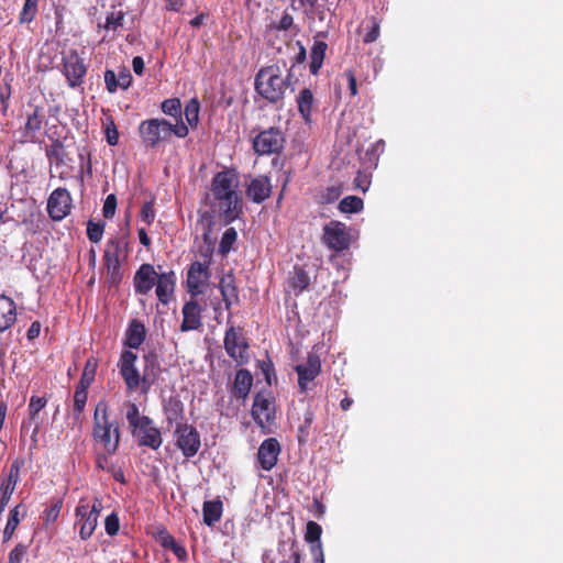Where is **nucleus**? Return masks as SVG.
<instances>
[{
	"label": "nucleus",
	"mask_w": 563,
	"mask_h": 563,
	"mask_svg": "<svg viewBox=\"0 0 563 563\" xmlns=\"http://www.w3.org/2000/svg\"><path fill=\"white\" fill-rule=\"evenodd\" d=\"M163 411L168 424L186 423L185 406L178 396H170L164 400Z\"/></svg>",
	"instance_id": "obj_28"
},
{
	"label": "nucleus",
	"mask_w": 563,
	"mask_h": 563,
	"mask_svg": "<svg viewBox=\"0 0 563 563\" xmlns=\"http://www.w3.org/2000/svg\"><path fill=\"white\" fill-rule=\"evenodd\" d=\"M282 446L276 438L265 439L257 450V461L260 467L264 471H272L278 461Z\"/></svg>",
	"instance_id": "obj_16"
},
{
	"label": "nucleus",
	"mask_w": 563,
	"mask_h": 563,
	"mask_svg": "<svg viewBox=\"0 0 563 563\" xmlns=\"http://www.w3.org/2000/svg\"><path fill=\"white\" fill-rule=\"evenodd\" d=\"M253 385V376L249 369L241 368L236 371L233 385L230 389L231 396L243 402L250 395Z\"/></svg>",
	"instance_id": "obj_23"
},
{
	"label": "nucleus",
	"mask_w": 563,
	"mask_h": 563,
	"mask_svg": "<svg viewBox=\"0 0 563 563\" xmlns=\"http://www.w3.org/2000/svg\"><path fill=\"white\" fill-rule=\"evenodd\" d=\"M154 205H155V198L152 197L150 201H146L143 203L141 211H140V217L142 219V221H144L148 225L152 224L155 219Z\"/></svg>",
	"instance_id": "obj_50"
},
{
	"label": "nucleus",
	"mask_w": 563,
	"mask_h": 563,
	"mask_svg": "<svg viewBox=\"0 0 563 563\" xmlns=\"http://www.w3.org/2000/svg\"><path fill=\"white\" fill-rule=\"evenodd\" d=\"M87 399L88 388L77 385L74 394V410L77 412V415H80L84 411Z\"/></svg>",
	"instance_id": "obj_49"
},
{
	"label": "nucleus",
	"mask_w": 563,
	"mask_h": 563,
	"mask_svg": "<svg viewBox=\"0 0 563 563\" xmlns=\"http://www.w3.org/2000/svg\"><path fill=\"white\" fill-rule=\"evenodd\" d=\"M219 288L224 301L225 308L229 310L232 305L239 302V289L235 285V278L232 274L222 276Z\"/></svg>",
	"instance_id": "obj_31"
},
{
	"label": "nucleus",
	"mask_w": 563,
	"mask_h": 563,
	"mask_svg": "<svg viewBox=\"0 0 563 563\" xmlns=\"http://www.w3.org/2000/svg\"><path fill=\"white\" fill-rule=\"evenodd\" d=\"M27 553V547L19 543L9 553L8 561L10 563H22Z\"/></svg>",
	"instance_id": "obj_55"
},
{
	"label": "nucleus",
	"mask_w": 563,
	"mask_h": 563,
	"mask_svg": "<svg viewBox=\"0 0 563 563\" xmlns=\"http://www.w3.org/2000/svg\"><path fill=\"white\" fill-rule=\"evenodd\" d=\"M46 157L51 164H55L56 167L64 165L68 156L63 142L59 139H53L51 145L45 148Z\"/></svg>",
	"instance_id": "obj_34"
},
{
	"label": "nucleus",
	"mask_w": 563,
	"mask_h": 563,
	"mask_svg": "<svg viewBox=\"0 0 563 563\" xmlns=\"http://www.w3.org/2000/svg\"><path fill=\"white\" fill-rule=\"evenodd\" d=\"M321 360L317 353H308L307 361L295 366L298 375V386L301 393L308 390V385L316 379L321 373Z\"/></svg>",
	"instance_id": "obj_15"
},
{
	"label": "nucleus",
	"mask_w": 563,
	"mask_h": 563,
	"mask_svg": "<svg viewBox=\"0 0 563 563\" xmlns=\"http://www.w3.org/2000/svg\"><path fill=\"white\" fill-rule=\"evenodd\" d=\"M363 30H365V34L363 36V42L365 44L374 43L380 33V24L376 18H369L365 24H363Z\"/></svg>",
	"instance_id": "obj_41"
},
{
	"label": "nucleus",
	"mask_w": 563,
	"mask_h": 563,
	"mask_svg": "<svg viewBox=\"0 0 563 563\" xmlns=\"http://www.w3.org/2000/svg\"><path fill=\"white\" fill-rule=\"evenodd\" d=\"M341 79L346 80L347 88L350 90V95L353 97L356 96L357 95V82H356V76H355L354 71L345 70L341 75Z\"/></svg>",
	"instance_id": "obj_62"
},
{
	"label": "nucleus",
	"mask_w": 563,
	"mask_h": 563,
	"mask_svg": "<svg viewBox=\"0 0 563 563\" xmlns=\"http://www.w3.org/2000/svg\"><path fill=\"white\" fill-rule=\"evenodd\" d=\"M124 257L122 249H106L104 250V264L107 268L108 280L112 284L119 283L122 278L120 271V258Z\"/></svg>",
	"instance_id": "obj_27"
},
{
	"label": "nucleus",
	"mask_w": 563,
	"mask_h": 563,
	"mask_svg": "<svg viewBox=\"0 0 563 563\" xmlns=\"http://www.w3.org/2000/svg\"><path fill=\"white\" fill-rule=\"evenodd\" d=\"M291 73L286 78L282 76L278 65L262 67L255 75L254 86L256 92L269 103L276 104L284 100L285 92L290 86Z\"/></svg>",
	"instance_id": "obj_3"
},
{
	"label": "nucleus",
	"mask_w": 563,
	"mask_h": 563,
	"mask_svg": "<svg viewBox=\"0 0 563 563\" xmlns=\"http://www.w3.org/2000/svg\"><path fill=\"white\" fill-rule=\"evenodd\" d=\"M123 20H124V12L119 11H112L110 12L106 18V23L103 27L107 31H112L113 33H117L122 26H123Z\"/></svg>",
	"instance_id": "obj_46"
},
{
	"label": "nucleus",
	"mask_w": 563,
	"mask_h": 563,
	"mask_svg": "<svg viewBox=\"0 0 563 563\" xmlns=\"http://www.w3.org/2000/svg\"><path fill=\"white\" fill-rule=\"evenodd\" d=\"M328 44L323 41H316L310 51L309 69L312 75H318L323 65Z\"/></svg>",
	"instance_id": "obj_33"
},
{
	"label": "nucleus",
	"mask_w": 563,
	"mask_h": 563,
	"mask_svg": "<svg viewBox=\"0 0 563 563\" xmlns=\"http://www.w3.org/2000/svg\"><path fill=\"white\" fill-rule=\"evenodd\" d=\"M73 199L66 188H56L47 199V212L52 220L60 221L65 219L71 210Z\"/></svg>",
	"instance_id": "obj_12"
},
{
	"label": "nucleus",
	"mask_w": 563,
	"mask_h": 563,
	"mask_svg": "<svg viewBox=\"0 0 563 563\" xmlns=\"http://www.w3.org/2000/svg\"><path fill=\"white\" fill-rule=\"evenodd\" d=\"M16 321V306L12 298L0 295V333L10 329Z\"/></svg>",
	"instance_id": "obj_30"
},
{
	"label": "nucleus",
	"mask_w": 563,
	"mask_h": 563,
	"mask_svg": "<svg viewBox=\"0 0 563 563\" xmlns=\"http://www.w3.org/2000/svg\"><path fill=\"white\" fill-rule=\"evenodd\" d=\"M75 528L79 529V538L82 541L90 539L98 526V519L91 516L90 505L81 498L75 509Z\"/></svg>",
	"instance_id": "obj_14"
},
{
	"label": "nucleus",
	"mask_w": 563,
	"mask_h": 563,
	"mask_svg": "<svg viewBox=\"0 0 563 563\" xmlns=\"http://www.w3.org/2000/svg\"><path fill=\"white\" fill-rule=\"evenodd\" d=\"M38 1L40 0H25L24 4L22 7V10L20 12L19 22L21 24L23 23H30L32 22L37 13L38 8Z\"/></svg>",
	"instance_id": "obj_43"
},
{
	"label": "nucleus",
	"mask_w": 563,
	"mask_h": 563,
	"mask_svg": "<svg viewBox=\"0 0 563 563\" xmlns=\"http://www.w3.org/2000/svg\"><path fill=\"white\" fill-rule=\"evenodd\" d=\"M117 209V196L114 194H110L107 196L103 208H102V214L104 218L110 219L114 216Z\"/></svg>",
	"instance_id": "obj_57"
},
{
	"label": "nucleus",
	"mask_w": 563,
	"mask_h": 563,
	"mask_svg": "<svg viewBox=\"0 0 563 563\" xmlns=\"http://www.w3.org/2000/svg\"><path fill=\"white\" fill-rule=\"evenodd\" d=\"M323 241L327 246H349L350 234L344 223L331 221L324 227Z\"/></svg>",
	"instance_id": "obj_21"
},
{
	"label": "nucleus",
	"mask_w": 563,
	"mask_h": 563,
	"mask_svg": "<svg viewBox=\"0 0 563 563\" xmlns=\"http://www.w3.org/2000/svg\"><path fill=\"white\" fill-rule=\"evenodd\" d=\"M156 296L163 303H168L175 287V275L174 273L162 274L156 278Z\"/></svg>",
	"instance_id": "obj_32"
},
{
	"label": "nucleus",
	"mask_w": 563,
	"mask_h": 563,
	"mask_svg": "<svg viewBox=\"0 0 563 563\" xmlns=\"http://www.w3.org/2000/svg\"><path fill=\"white\" fill-rule=\"evenodd\" d=\"M238 233L234 228H228L222 234L219 246H232L236 241Z\"/></svg>",
	"instance_id": "obj_63"
},
{
	"label": "nucleus",
	"mask_w": 563,
	"mask_h": 563,
	"mask_svg": "<svg viewBox=\"0 0 563 563\" xmlns=\"http://www.w3.org/2000/svg\"><path fill=\"white\" fill-rule=\"evenodd\" d=\"M252 417L262 428L269 424L275 419L274 404L267 395L263 393L255 395L252 406Z\"/></svg>",
	"instance_id": "obj_17"
},
{
	"label": "nucleus",
	"mask_w": 563,
	"mask_h": 563,
	"mask_svg": "<svg viewBox=\"0 0 563 563\" xmlns=\"http://www.w3.org/2000/svg\"><path fill=\"white\" fill-rule=\"evenodd\" d=\"M20 477V465L18 461L13 462L10 467V473L7 477L2 478L1 482L15 489V486Z\"/></svg>",
	"instance_id": "obj_56"
},
{
	"label": "nucleus",
	"mask_w": 563,
	"mask_h": 563,
	"mask_svg": "<svg viewBox=\"0 0 563 563\" xmlns=\"http://www.w3.org/2000/svg\"><path fill=\"white\" fill-rule=\"evenodd\" d=\"M115 453H107L104 450H97L95 448V463L96 467L99 470H107L108 472H112V467H109V459Z\"/></svg>",
	"instance_id": "obj_51"
},
{
	"label": "nucleus",
	"mask_w": 563,
	"mask_h": 563,
	"mask_svg": "<svg viewBox=\"0 0 563 563\" xmlns=\"http://www.w3.org/2000/svg\"><path fill=\"white\" fill-rule=\"evenodd\" d=\"M137 131L146 148H156L170 139V123L166 119H146L139 124Z\"/></svg>",
	"instance_id": "obj_6"
},
{
	"label": "nucleus",
	"mask_w": 563,
	"mask_h": 563,
	"mask_svg": "<svg viewBox=\"0 0 563 563\" xmlns=\"http://www.w3.org/2000/svg\"><path fill=\"white\" fill-rule=\"evenodd\" d=\"M133 77L131 75V71L126 67H122L118 74V84L120 85V88L123 90H126L132 85Z\"/></svg>",
	"instance_id": "obj_61"
},
{
	"label": "nucleus",
	"mask_w": 563,
	"mask_h": 563,
	"mask_svg": "<svg viewBox=\"0 0 563 563\" xmlns=\"http://www.w3.org/2000/svg\"><path fill=\"white\" fill-rule=\"evenodd\" d=\"M136 353L130 350H124L122 351L118 362L119 373L125 384L126 390L130 393L140 387L143 390V375L140 374V371L136 367Z\"/></svg>",
	"instance_id": "obj_10"
},
{
	"label": "nucleus",
	"mask_w": 563,
	"mask_h": 563,
	"mask_svg": "<svg viewBox=\"0 0 563 563\" xmlns=\"http://www.w3.org/2000/svg\"><path fill=\"white\" fill-rule=\"evenodd\" d=\"M63 507V500L57 499L54 501L45 511H44V520L46 523L55 522L60 514Z\"/></svg>",
	"instance_id": "obj_53"
},
{
	"label": "nucleus",
	"mask_w": 563,
	"mask_h": 563,
	"mask_svg": "<svg viewBox=\"0 0 563 563\" xmlns=\"http://www.w3.org/2000/svg\"><path fill=\"white\" fill-rule=\"evenodd\" d=\"M176 124L170 123V136L174 134L179 139H184L189 134V128L184 123L183 119H175Z\"/></svg>",
	"instance_id": "obj_60"
},
{
	"label": "nucleus",
	"mask_w": 563,
	"mask_h": 563,
	"mask_svg": "<svg viewBox=\"0 0 563 563\" xmlns=\"http://www.w3.org/2000/svg\"><path fill=\"white\" fill-rule=\"evenodd\" d=\"M201 325V307L195 299L187 301L183 307V322L180 324V330L183 332H188L197 330Z\"/></svg>",
	"instance_id": "obj_24"
},
{
	"label": "nucleus",
	"mask_w": 563,
	"mask_h": 563,
	"mask_svg": "<svg viewBox=\"0 0 563 563\" xmlns=\"http://www.w3.org/2000/svg\"><path fill=\"white\" fill-rule=\"evenodd\" d=\"M59 70L64 75L67 86L77 89L85 84L88 64L77 49L70 48L62 53Z\"/></svg>",
	"instance_id": "obj_5"
},
{
	"label": "nucleus",
	"mask_w": 563,
	"mask_h": 563,
	"mask_svg": "<svg viewBox=\"0 0 563 563\" xmlns=\"http://www.w3.org/2000/svg\"><path fill=\"white\" fill-rule=\"evenodd\" d=\"M223 345L227 354L236 362L238 365H245L250 361L249 342L242 328L230 325L224 334Z\"/></svg>",
	"instance_id": "obj_8"
},
{
	"label": "nucleus",
	"mask_w": 563,
	"mask_h": 563,
	"mask_svg": "<svg viewBox=\"0 0 563 563\" xmlns=\"http://www.w3.org/2000/svg\"><path fill=\"white\" fill-rule=\"evenodd\" d=\"M20 508L21 505H18L10 510L8 521L3 530L4 542L9 541L12 538L20 523Z\"/></svg>",
	"instance_id": "obj_39"
},
{
	"label": "nucleus",
	"mask_w": 563,
	"mask_h": 563,
	"mask_svg": "<svg viewBox=\"0 0 563 563\" xmlns=\"http://www.w3.org/2000/svg\"><path fill=\"white\" fill-rule=\"evenodd\" d=\"M161 109L165 114L181 120L183 112L179 98H169L164 100L161 104Z\"/></svg>",
	"instance_id": "obj_44"
},
{
	"label": "nucleus",
	"mask_w": 563,
	"mask_h": 563,
	"mask_svg": "<svg viewBox=\"0 0 563 563\" xmlns=\"http://www.w3.org/2000/svg\"><path fill=\"white\" fill-rule=\"evenodd\" d=\"M157 274L150 264H143L134 276V289L136 294L147 295L155 285Z\"/></svg>",
	"instance_id": "obj_25"
},
{
	"label": "nucleus",
	"mask_w": 563,
	"mask_h": 563,
	"mask_svg": "<svg viewBox=\"0 0 563 563\" xmlns=\"http://www.w3.org/2000/svg\"><path fill=\"white\" fill-rule=\"evenodd\" d=\"M321 534H322V528L319 523L314 521H308L306 526V533H305V540L310 545L313 544H322L321 543Z\"/></svg>",
	"instance_id": "obj_47"
},
{
	"label": "nucleus",
	"mask_w": 563,
	"mask_h": 563,
	"mask_svg": "<svg viewBox=\"0 0 563 563\" xmlns=\"http://www.w3.org/2000/svg\"><path fill=\"white\" fill-rule=\"evenodd\" d=\"M103 126L107 143L111 146H115L119 143V131L113 118L109 117Z\"/></svg>",
	"instance_id": "obj_48"
},
{
	"label": "nucleus",
	"mask_w": 563,
	"mask_h": 563,
	"mask_svg": "<svg viewBox=\"0 0 563 563\" xmlns=\"http://www.w3.org/2000/svg\"><path fill=\"white\" fill-rule=\"evenodd\" d=\"M175 446L187 460L194 457L201 448V437L197 428L189 423H178L173 431Z\"/></svg>",
	"instance_id": "obj_7"
},
{
	"label": "nucleus",
	"mask_w": 563,
	"mask_h": 563,
	"mask_svg": "<svg viewBox=\"0 0 563 563\" xmlns=\"http://www.w3.org/2000/svg\"><path fill=\"white\" fill-rule=\"evenodd\" d=\"M290 551L289 558L280 561L279 563H301V553L297 548L296 541H292Z\"/></svg>",
	"instance_id": "obj_64"
},
{
	"label": "nucleus",
	"mask_w": 563,
	"mask_h": 563,
	"mask_svg": "<svg viewBox=\"0 0 563 563\" xmlns=\"http://www.w3.org/2000/svg\"><path fill=\"white\" fill-rule=\"evenodd\" d=\"M200 102L197 98L190 99L185 107V118L188 125L192 129L197 128L199 123Z\"/></svg>",
	"instance_id": "obj_38"
},
{
	"label": "nucleus",
	"mask_w": 563,
	"mask_h": 563,
	"mask_svg": "<svg viewBox=\"0 0 563 563\" xmlns=\"http://www.w3.org/2000/svg\"><path fill=\"white\" fill-rule=\"evenodd\" d=\"M143 393H147L158 379L162 368L157 355L148 352L143 355Z\"/></svg>",
	"instance_id": "obj_22"
},
{
	"label": "nucleus",
	"mask_w": 563,
	"mask_h": 563,
	"mask_svg": "<svg viewBox=\"0 0 563 563\" xmlns=\"http://www.w3.org/2000/svg\"><path fill=\"white\" fill-rule=\"evenodd\" d=\"M47 405L46 397L32 396L29 401V418L22 422L21 429L24 431L27 427L34 426L32 430V439L36 441V437L41 430L40 412Z\"/></svg>",
	"instance_id": "obj_20"
},
{
	"label": "nucleus",
	"mask_w": 563,
	"mask_h": 563,
	"mask_svg": "<svg viewBox=\"0 0 563 563\" xmlns=\"http://www.w3.org/2000/svg\"><path fill=\"white\" fill-rule=\"evenodd\" d=\"M11 97V87L8 82L0 81V103L2 104L1 112L5 114L9 108V99Z\"/></svg>",
	"instance_id": "obj_59"
},
{
	"label": "nucleus",
	"mask_w": 563,
	"mask_h": 563,
	"mask_svg": "<svg viewBox=\"0 0 563 563\" xmlns=\"http://www.w3.org/2000/svg\"><path fill=\"white\" fill-rule=\"evenodd\" d=\"M104 225L101 223H96L93 221H88L87 224V235L90 242L98 243L100 242L103 234Z\"/></svg>",
	"instance_id": "obj_52"
},
{
	"label": "nucleus",
	"mask_w": 563,
	"mask_h": 563,
	"mask_svg": "<svg viewBox=\"0 0 563 563\" xmlns=\"http://www.w3.org/2000/svg\"><path fill=\"white\" fill-rule=\"evenodd\" d=\"M147 330L144 323L139 319H132L125 331L124 346L139 349L146 339Z\"/></svg>",
	"instance_id": "obj_29"
},
{
	"label": "nucleus",
	"mask_w": 563,
	"mask_h": 563,
	"mask_svg": "<svg viewBox=\"0 0 563 563\" xmlns=\"http://www.w3.org/2000/svg\"><path fill=\"white\" fill-rule=\"evenodd\" d=\"M223 505L220 499L203 503L202 516L205 525L212 527L221 519Z\"/></svg>",
	"instance_id": "obj_35"
},
{
	"label": "nucleus",
	"mask_w": 563,
	"mask_h": 563,
	"mask_svg": "<svg viewBox=\"0 0 563 563\" xmlns=\"http://www.w3.org/2000/svg\"><path fill=\"white\" fill-rule=\"evenodd\" d=\"M285 135L279 128L271 126L261 131L252 141L257 155L279 154L285 146Z\"/></svg>",
	"instance_id": "obj_9"
},
{
	"label": "nucleus",
	"mask_w": 563,
	"mask_h": 563,
	"mask_svg": "<svg viewBox=\"0 0 563 563\" xmlns=\"http://www.w3.org/2000/svg\"><path fill=\"white\" fill-rule=\"evenodd\" d=\"M364 202L360 197L346 196L339 203L342 213H356L363 210Z\"/></svg>",
	"instance_id": "obj_40"
},
{
	"label": "nucleus",
	"mask_w": 563,
	"mask_h": 563,
	"mask_svg": "<svg viewBox=\"0 0 563 563\" xmlns=\"http://www.w3.org/2000/svg\"><path fill=\"white\" fill-rule=\"evenodd\" d=\"M91 437L97 450L107 453H117L121 441V431L118 421L110 420L109 408L106 401H99L92 418Z\"/></svg>",
	"instance_id": "obj_2"
},
{
	"label": "nucleus",
	"mask_w": 563,
	"mask_h": 563,
	"mask_svg": "<svg viewBox=\"0 0 563 563\" xmlns=\"http://www.w3.org/2000/svg\"><path fill=\"white\" fill-rule=\"evenodd\" d=\"M238 186V176L233 170H221L211 181V210L225 224L239 219L243 212V199Z\"/></svg>",
	"instance_id": "obj_1"
},
{
	"label": "nucleus",
	"mask_w": 563,
	"mask_h": 563,
	"mask_svg": "<svg viewBox=\"0 0 563 563\" xmlns=\"http://www.w3.org/2000/svg\"><path fill=\"white\" fill-rule=\"evenodd\" d=\"M128 409H126V420L129 422L131 431L141 423H143V419L150 418L148 416H143L140 412L139 407L134 402H128Z\"/></svg>",
	"instance_id": "obj_45"
},
{
	"label": "nucleus",
	"mask_w": 563,
	"mask_h": 563,
	"mask_svg": "<svg viewBox=\"0 0 563 563\" xmlns=\"http://www.w3.org/2000/svg\"><path fill=\"white\" fill-rule=\"evenodd\" d=\"M29 107L32 108V112L26 115V122L24 124L22 135L24 142L34 143L37 140V134L42 130L45 111L42 106L29 103Z\"/></svg>",
	"instance_id": "obj_18"
},
{
	"label": "nucleus",
	"mask_w": 563,
	"mask_h": 563,
	"mask_svg": "<svg viewBox=\"0 0 563 563\" xmlns=\"http://www.w3.org/2000/svg\"><path fill=\"white\" fill-rule=\"evenodd\" d=\"M298 111L306 122L310 121L313 93L309 88L302 89L297 97Z\"/></svg>",
	"instance_id": "obj_36"
},
{
	"label": "nucleus",
	"mask_w": 563,
	"mask_h": 563,
	"mask_svg": "<svg viewBox=\"0 0 563 563\" xmlns=\"http://www.w3.org/2000/svg\"><path fill=\"white\" fill-rule=\"evenodd\" d=\"M98 367V360L96 357H89L86 361L81 377L79 379L78 386L89 388L92 382L95 380L96 373Z\"/></svg>",
	"instance_id": "obj_37"
},
{
	"label": "nucleus",
	"mask_w": 563,
	"mask_h": 563,
	"mask_svg": "<svg viewBox=\"0 0 563 563\" xmlns=\"http://www.w3.org/2000/svg\"><path fill=\"white\" fill-rule=\"evenodd\" d=\"M143 423L131 431V434L137 440L139 446L158 450L163 443L161 430L154 426L152 418H145Z\"/></svg>",
	"instance_id": "obj_13"
},
{
	"label": "nucleus",
	"mask_w": 563,
	"mask_h": 563,
	"mask_svg": "<svg viewBox=\"0 0 563 563\" xmlns=\"http://www.w3.org/2000/svg\"><path fill=\"white\" fill-rule=\"evenodd\" d=\"M246 197L254 203H262L272 194V184L267 176L258 175L250 179L245 189Z\"/></svg>",
	"instance_id": "obj_19"
},
{
	"label": "nucleus",
	"mask_w": 563,
	"mask_h": 563,
	"mask_svg": "<svg viewBox=\"0 0 563 563\" xmlns=\"http://www.w3.org/2000/svg\"><path fill=\"white\" fill-rule=\"evenodd\" d=\"M153 536L162 548L172 551L178 560L185 561L187 559L188 554L185 547L179 544L165 527H158Z\"/></svg>",
	"instance_id": "obj_26"
},
{
	"label": "nucleus",
	"mask_w": 563,
	"mask_h": 563,
	"mask_svg": "<svg viewBox=\"0 0 563 563\" xmlns=\"http://www.w3.org/2000/svg\"><path fill=\"white\" fill-rule=\"evenodd\" d=\"M104 529L106 532L111 537L118 534L120 529V520L115 512H111L109 516H107L104 520Z\"/></svg>",
	"instance_id": "obj_54"
},
{
	"label": "nucleus",
	"mask_w": 563,
	"mask_h": 563,
	"mask_svg": "<svg viewBox=\"0 0 563 563\" xmlns=\"http://www.w3.org/2000/svg\"><path fill=\"white\" fill-rule=\"evenodd\" d=\"M272 29L276 31H290L292 36H297L300 32V29L294 23L292 15L288 12H284L278 22H273Z\"/></svg>",
	"instance_id": "obj_42"
},
{
	"label": "nucleus",
	"mask_w": 563,
	"mask_h": 563,
	"mask_svg": "<svg viewBox=\"0 0 563 563\" xmlns=\"http://www.w3.org/2000/svg\"><path fill=\"white\" fill-rule=\"evenodd\" d=\"M202 255L208 258L207 263L194 262L187 274V286L191 296L196 297L203 292V286L209 279L208 263L212 256L213 249H205Z\"/></svg>",
	"instance_id": "obj_11"
},
{
	"label": "nucleus",
	"mask_w": 563,
	"mask_h": 563,
	"mask_svg": "<svg viewBox=\"0 0 563 563\" xmlns=\"http://www.w3.org/2000/svg\"><path fill=\"white\" fill-rule=\"evenodd\" d=\"M104 84L108 92L110 93H114L118 88H120V85L118 84V76L111 69H107L104 71Z\"/></svg>",
	"instance_id": "obj_58"
},
{
	"label": "nucleus",
	"mask_w": 563,
	"mask_h": 563,
	"mask_svg": "<svg viewBox=\"0 0 563 563\" xmlns=\"http://www.w3.org/2000/svg\"><path fill=\"white\" fill-rule=\"evenodd\" d=\"M321 265L322 260L318 256L308 255L306 252L297 254V262L286 280V291L296 297L301 295L311 284L310 269L317 271Z\"/></svg>",
	"instance_id": "obj_4"
}]
</instances>
